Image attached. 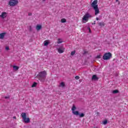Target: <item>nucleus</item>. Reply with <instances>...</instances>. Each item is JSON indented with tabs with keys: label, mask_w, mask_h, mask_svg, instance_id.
Masks as SVG:
<instances>
[{
	"label": "nucleus",
	"mask_w": 128,
	"mask_h": 128,
	"mask_svg": "<svg viewBox=\"0 0 128 128\" xmlns=\"http://www.w3.org/2000/svg\"><path fill=\"white\" fill-rule=\"evenodd\" d=\"M13 68H14V70H18L20 68V67H18V66H14Z\"/></svg>",
	"instance_id": "2eb2a0df"
},
{
	"label": "nucleus",
	"mask_w": 128,
	"mask_h": 128,
	"mask_svg": "<svg viewBox=\"0 0 128 128\" xmlns=\"http://www.w3.org/2000/svg\"><path fill=\"white\" fill-rule=\"evenodd\" d=\"M78 116L80 118H84V113L79 114Z\"/></svg>",
	"instance_id": "6ab92c4d"
},
{
	"label": "nucleus",
	"mask_w": 128,
	"mask_h": 128,
	"mask_svg": "<svg viewBox=\"0 0 128 128\" xmlns=\"http://www.w3.org/2000/svg\"><path fill=\"white\" fill-rule=\"evenodd\" d=\"M42 28V26L40 25H37L36 26V30H40Z\"/></svg>",
	"instance_id": "4468645a"
},
{
	"label": "nucleus",
	"mask_w": 128,
	"mask_h": 128,
	"mask_svg": "<svg viewBox=\"0 0 128 128\" xmlns=\"http://www.w3.org/2000/svg\"><path fill=\"white\" fill-rule=\"evenodd\" d=\"M42 2H46V0H42Z\"/></svg>",
	"instance_id": "4c0bfd02"
},
{
	"label": "nucleus",
	"mask_w": 128,
	"mask_h": 128,
	"mask_svg": "<svg viewBox=\"0 0 128 128\" xmlns=\"http://www.w3.org/2000/svg\"><path fill=\"white\" fill-rule=\"evenodd\" d=\"M87 28L90 34H91L92 33V30H90V27H88Z\"/></svg>",
	"instance_id": "a878e982"
},
{
	"label": "nucleus",
	"mask_w": 128,
	"mask_h": 128,
	"mask_svg": "<svg viewBox=\"0 0 128 128\" xmlns=\"http://www.w3.org/2000/svg\"><path fill=\"white\" fill-rule=\"evenodd\" d=\"M92 24H96V21H94V23Z\"/></svg>",
	"instance_id": "473e14b6"
},
{
	"label": "nucleus",
	"mask_w": 128,
	"mask_h": 128,
	"mask_svg": "<svg viewBox=\"0 0 128 128\" xmlns=\"http://www.w3.org/2000/svg\"><path fill=\"white\" fill-rule=\"evenodd\" d=\"M13 118H14L16 120V116L13 117Z\"/></svg>",
	"instance_id": "72a5a7b5"
},
{
	"label": "nucleus",
	"mask_w": 128,
	"mask_h": 128,
	"mask_svg": "<svg viewBox=\"0 0 128 128\" xmlns=\"http://www.w3.org/2000/svg\"><path fill=\"white\" fill-rule=\"evenodd\" d=\"M92 80H98V78L96 75H93L92 76Z\"/></svg>",
	"instance_id": "1a4fd4ad"
},
{
	"label": "nucleus",
	"mask_w": 128,
	"mask_h": 128,
	"mask_svg": "<svg viewBox=\"0 0 128 128\" xmlns=\"http://www.w3.org/2000/svg\"><path fill=\"white\" fill-rule=\"evenodd\" d=\"M29 30L30 32H32V26H29Z\"/></svg>",
	"instance_id": "b1692460"
},
{
	"label": "nucleus",
	"mask_w": 128,
	"mask_h": 128,
	"mask_svg": "<svg viewBox=\"0 0 128 128\" xmlns=\"http://www.w3.org/2000/svg\"><path fill=\"white\" fill-rule=\"evenodd\" d=\"M36 86H38V83L34 82L33 83V84H32V88H36Z\"/></svg>",
	"instance_id": "a211bd4d"
},
{
	"label": "nucleus",
	"mask_w": 128,
	"mask_h": 128,
	"mask_svg": "<svg viewBox=\"0 0 128 128\" xmlns=\"http://www.w3.org/2000/svg\"><path fill=\"white\" fill-rule=\"evenodd\" d=\"M118 90H114L112 92L113 94H118Z\"/></svg>",
	"instance_id": "4be33fe9"
},
{
	"label": "nucleus",
	"mask_w": 128,
	"mask_h": 128,
	"mask_svg": "<svg viewBox=\"0 0 128 128\" xmlns=\"http://www.w3.org/2000/svg\"><path fill=\"white\" fill-rule=\"evenodd\" d=\"M28 16H32V12H29V13L28 14Z\"/></svg>",
	"instance_id": "bb28decb"
},
{
	"label": "nucleus",
	"mask_w": 128,
	"mask_h": 128,
	"mask_svg": "<svg viewBox=\"0 0 128 128\" xmlns=\"http://www.w3.org/2000/svg\"><path fill=\"white\" fill-rule=\"evenodd\" d=\"M64 49L62 48H58V52H59V54H62V52H64Z\"/></svg>",
	"instance_id": "9d476101"
},
{
	"label": "nucleus",
	"mask_w": 128,
	"mask_h": 128,
	"mask_svg": "<svg viewBox=\"0 0 128 128\" xmlns=\"http://www.w3.org/2000/svg\"><path fill=\"white\" fill-rule=\"evenodd\" d=\"M61 22L62 23L66 22V18L61 19Z\"/></svg>",
	"instance_id": "aec40b11"
},
{
	"label": "nucleus",
	"mask_w": 128,
	"mask_h": 128,
	"mask_svg": "<svg viewBox=\"0 0 128 128\" xmlns=\"http://www.w3.org/2000/svg\"><path fill=\"white\" fill-rule=\"evenodd\" d=\"M57 42H58V44H62V40H60V39H58Z\"/></svg>",
	"instance_id": "412c9836"
},
{
	"label": "nucleus",
	"mask_w": 128,
	"mask_h": 128,
	"mask_svg": "<svg viewBox=\"0 0 128 128\" xmlns=\"http://www.w3.org/2000/svg\"><path fill=\"white\" fill-rule=\"evenodd\" d=\"M73 114H74V116H78L80 114V112L78 111H74L72 112Z\"/></svg>",
	"instance_id": "f8f14e48"
},
{
	"label": "nucleus",
	"mask_w": 128,
	"mask_h": 128,
	"mask_svg": "<svg viewBox=\"0 0 128 128\" xmlns=\"http://www.w3.org/2000/svg\"><path fill=\"white\" fill-rule=\"evenodd\" d=\"M6 50H10V48L7 46L6 48Z\"/></svg>",
	"instance_id": "c756f323"
},
{
	"label": "nucleus",
	"mask_w": 128,
	"mask_h": 128,
	"mask_svg": "<svg viewBox=\"0 0 128 128\" xmlns=\"http://www.w3.org/2000/svg\"><path fill=\"white\" fill-rule=\"evenodd\" d=\"M60 87H62V88H64V86H66V84H64V82H62L60 86H59Z\"/></svg>",
	"instance_id": "9b49d317"
},
{
	"label": "nucleus",
	"mask_w": 128,
	"mask_h": 128,
	"mask_svg": "<svg viewBox=\"0 0 128 128\" xmlns=\"http://www.w3.org/2000/svg\"><path fill=\"white\" fill-rule=\"evenodd\" d=\"M100 114V112H97V114Z\"/></svg>",
	"instance_id": "e433bc0d"
},
{
	"label": "nucleus",
	"mask_w": 128,
	"mask_h": 128,
	"mask_svg": "<svg viewBox=\"0 0 128 128\" xmlns=\"http://www.w3.org/2000/svg\"><path fill=\"white\" fill-rule=\"evenodd\" d=\"M6 32H2L1 34H0V40H4V36H6Z\"/></svg>",
	"instance_id": "6e6552de"
},
{
	"label": "nucleus",
	"mask_w": 128,
	"mask_h": 128,
	"mask_svg": "<svg viewBox=\"0 0 128 128\" xmlns=\"http://www.w3.org/2000/svg\"><path fill=\"white\" fill-rule=\"evenodd\" d=\"M0 17L2 18H6V12H2V14L0 15Z\"/></svg>",
	"instance_id": "0eeeda50"
},
{
	"label": "nucleus",
	"mask_w": 128,
	"mask_h": 128,
	"mask_svg": "<svg viewBox=\"0 0 128 128\" xmlns=\"http://www.w3.org/2000/svg\"><path fill=\"white\" fill-rule=\"evenodd\" d=\"M4 98H6V100L8 98H10V96H5Z\"/></svg>",
	"instance_id": "7c9ffc66"
},
{
	"label": "nucleus",
	"mask_w": 128,
	"mask_h": 128,
	"mask_svg": "<svg viewBox=\"0 0 128 128\" xmlns=\"http://www.w3.org/2000/svg\"><path fill=\"white\" fill-rule=\"evenodd\" d=\"M46 71H41L38 74L36 78L39 80L44 82L46 81Z\"/></svg>",
	"instance_id": "f257e3e1"
},
{
	"label": "nucleus",
	"mask_w": 128,
	"mask_h": 128,
	"mask_svg": "<svg viewBox=\"0 0 128 128\" xmlns=\"http://www.w3.org/2000/svg\"><path fill=\"white\" fill-rule=\"evenodd\" d=\"M97 58H100V56H98Z\"/></svg>",
	"instance_id": "f704fd0d"
},
{
	"label": "nucleus",
	"mask_w": 128,
	"mask_h": 128,
	"mask_svg": "<svg viewBox=\"0 0 128 128\" xmlns=\"http://www.w3.org/2000/svg\"><path fill=\"white\" fill-rule=\"evenodd\" d=\"M108 124V120H105L103 122V124Z\"/></svg>",
	"instance_id": "5701e85b"
},
{
	"label": "nucleus",
	"mask_w": 128,
	"mask_h": 128,
	"mask_svg": "<svg viewBox=\"0 0 128 128\" xmlns=\"http://www.w3.org/2000/svg\"><path fill=\"white\" fill-rule=\"evenodd\" d=\"M96 20H100V18H96Z\"/></svg>",
	"instance_id": "2f4dec72"
},
{
	"label": "nucleus",
	"mask_w": 128,
	"mask_h": 128,
	"mask_svg": "<svg viewBox=\"0 0 128 128\" xmlns=\"http://www.w3.org/2000/svg\"><path fill=\"white\" fill-rule=\"evenodd\" d=\"M44 46H48L49 42H48V40H45V41H44Z\"/></svg>",
	"instance_id": "dca6fc26"
},
{
	"label": "nucleus",
	"mask_w": 128,
	"mask_h": 128,
	"mask_svg": "<svg viewBox=\"0 0 128 128\" xmlns=\"http://www.w3.org/2000/svg\"><path fill=\"white\" fill-rule=\"evenodd\" d=\"M18 4V0H10L9 1L8 4L10 6H16Z\"/></svg>",
	"instance_id": "423d86ee"
},
{
	"label": "nucleus",
	"mask_w": 128,
	"mask_h": 128,
	"mask_svg": "<svg viewBox=\"0 0 128 128\" xmlns=\"http://www.w3.org/2000/svg\"><path fill=\"white\" fill-rule=\"evenodd\" d=\"M74 54H76V51H73L71 52V56H74Z\"/></svg>",
	"instance_id": "393cba45"
},
{
	"label": "nucleus",
	"mask_w": 128,
	"mask_h": 128,
	"mask_svg": "<svg viewBox=\"0 0 128 128\" xmlns=\"http://www.w3.org/2000/svg\"><path fill=\"white\" fill-rule=\"evenodd\" d=\"M92 18V15H90L89 13L87 12L84 16L82 20L83 21L84 20L85 22H88V18Z\"/></svg>",
	"instance_id": "39448f33"
},
{
	"label": "nucleus",
	"mask_w": 128,
	"mask_h": 128,
	"mask_svg": "<svg viewBox=\"0 0 128 128\" xmlns=\"http://www.w3.org/2000/svg\"><path fill=\"white\" fill-rule=\"evenodd\" d=\"M76 110V107L74 105H73L72 108V112H74Z\"/></svg>",
	"instance_id": "f3484780"
},
{
	"label": "nucleus",
	"mask_w": 128,
	"mask_h": 128,
	"mask_svg": "<svg viewBox=\"0 0 128 128\" xmlns=\"http://www.w3.org/2000/svg\"><path fill=\"white\" fill-rule=\"evenodd\" d=\"M23 122H24V124H28L30 122V120L28 118H26V112H22L21 114Z\"/></svg>",
	"instance_id": "7ed1b4c3"
},
{
	"label": "nucleus",
	"mask_w": 128,
	"mask_h": 128,
	"mask_svg": "<svg viewBox=\"0 0 128 128\" xmlns=\"http://www.w3.org/2000/svg\"><path fill=\"white\" fill-rule=\"evenodd\" d=\"M75 78H76V80H80V76H75Z\"/></svg>",
	"instance_id": "cd10ccee"
},
{
	"label": "nucleus",
	"mask_w": 128,
	"mask_h": 128,
	"mask_svg": "<svg viewBox=\"0 0 128 128\" xmlns=\"http://www.w3.org/2000/svg\"><path fill=\"white\" fill-rule=\"evenodd\" d=\"M88 54L87 51H84V52L83 53V54Z\"/></svg>",
	"instance_id": "c85d7f7f"
},
{
	"label": "nucleus",
	"mask_w": 128,
	"mask_h": 128,
	"mask_svg": "<svg viewBox=\"0 0 128 128\" xmlns=\"http://www.w3.org/2000/svg\"><path fill=\"white\" fill-rule=\"evenodd\" d=\"M111 58L112 53L110 52L106 53L102 56V58L103 60H110Z\"/></svg>",
	"instance_id": "20e7f679"
},
{
	"label": "nucleus",
	"mask_w": 128,
	"mask_h": 128,
	"mask_svg": "<svg viewBox=\"0 0 128 128\" xmlns=\"http://www.w3.org/2000/svg\"><path fill=\"white\" fill-rule=\"evenodd\" d=\"M98 24L100 26H104V22H100L98 23Z\"/></svg>",
	"instance_id": "ddd939ff"
},
{
	"label": "nucleus",
	"mask_w": 128,
	"mask_h": 128,
	"mask_svg": "<svg viewBox=\"0 0 128 128\" xmlns=\"http://www.w3.org/2000/svg\"><path fill=\"white\" fill-rule=\"evenodd\" d=\"M91 6L95 10V16H98L100 14V9L98 5V0H94L91 4Z\"/></svg>",
	"instance_id": "f03ea898"
},
{
	"label": "nucleus",
	"mask_w": 128,
	"mask_h": 128,
	"mask_svg": "<svg viewBox=\"0 0 128 128\" xmlns=\"http://www.w3.org/2000/svg\"><path fill=\"white\" fill-rule=\"evenodd\" d=\"M118 2V0H116V2Z\"/></svg>",
	"instance_id": "c9c22d12"
}]
</instances>
